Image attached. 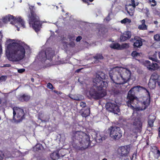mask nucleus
<instances>
[{"instance_id":"obj_37","label":"nucleus","mask_w":160,"mask_h":160,"mask_svg":"<svg viewBox=\"0 0 160 160\" xmlns=\"http://www.w3.org/2000/svg\"><path fill=\"white\" fill-rule=\"evenodd\" d=\"M139 54V53L136 51H133L131 54L132 56L133 57H135Z\"/></svg>"},{"instance_id":"obj_41","label":"nucleus","mask_w":160,"mask_h":160,"mask_svg":"<svg viewBox=\"0 0 160 160\" xmlns=\"http://www.w3.org/2000/svg\"><path fill=\"white\" fill-rule=\"evenodd\" d=\"M137 152H134V153L133 154V155H132V159H133V158H135V159L137 157Z\"/></svg>"},{"instance_id":"obj_29","label":"nucleus","mask_w":160,"mask_h":160,"mask_svg":"<svg viewBox=\"0 0 160 160\" xmlns=\"http://www.w3.org/2000/svg\"><path fill=\"white\" fill-rule=\"evenodd\" d=\"M129 47V44L127 43H124L121 45V49L128 48Z\"/></svg>"},{"instance_id":"obj_43","label":"nucleus","mask_w":160,"mask_h":160,"mask_svg":"<svg viewBox=\"0 0 160 160\" xmlns=\"http://www.w3.org/2000/svg\"><path fill=\"white\" fill-rule=\"evenodd\" d=\"M11 66V65L10 64H4L3 66H1V67H10Z\"/></svg>"},{"instance_id":"obj_13","label":"nucleus","mask_w":160,"mask_h":160,"mask_svg":"<svg viewBox=\"0 0 160 160\" xmlns=\"http://www.w3.org/2000/svg\"><path fill=\"white\" fill-rule=\"evenodd\" d=\"M141 90H146L147 92L148 91L146 88L143 87L137 86L132 88L128 91V94L135 95L137 93L140 92Z\"/></svg>"},{"instance_id":"obj_56","label":"nucleus","mask_w":160,"mask_h":160,"mask_svg":"<svg viewBox=\"0 0 160 160\" xmlns=\"http://www.w3.org/2000/svg\"><path fill=\"white\" fill-rule=\"evenodd\" d=\"M83 2L86 3L87 2V0H81Z\"/></svg>"},{"instance_id":"obj_17","label":"nucleus","mask_w":160,"mask_h":160,"mask_svg":"<svg viewBox=\"0 0 160 160\" xmlns=\"http://www.w3.org/2000/svg\"><path fill=\"white\" fill-rule=\"evenodd\" d=\"M131 36V32L127 31L123 32L120 37V40L121 41L124 42L130 39Z\"/></svg>"},{"instance_id":"obj_39","label":"nucleus","mask_w":160,"mask_h":160,"mask_svg":"<svg viewBox=\"0 0 160 160\" xmlns=\"http://www.w3.org/2000/svg\"><path fill=\"white\" fill-rule=\"evenodd\" d=\"M25 71V69L24 68L19 69L18 70V72L19 73H22Z\"/></svg>"},{"instance_id":"obj_51","label":"nucleus","mask_w":160,"mask_h":160,"mask_svg":"<svg viewBox=\"0 0 160 160\" xmlns=\"http://www.w3.org/2000/svg\"><path fill=\"white\" fill-rule=\"evenodd\" d=\"M127 12L131 16H132L133 15V12H129L128 11H127Z\"/></svg>"},{"instance_id":"obj_45","label":"nucleus","mask_w":160,"mask_h":160,"mask_svg":"<svg viewBox=\"0 0 160 160\" xmlns=\"http://www.w3.org/2000/svg\"><path fill=\"white\" fill-rule=\"evenodd\" d=\"M157 52H156L155 53L153 54V55L151 57L155 58H157Z\"/></svg>"},{"instance_id":"obj_24","label":"nucleus","mask_w":160,"mask_h":160,"mask_svg":"<svg viewBox=\"0 0 160 160\" xmlns=\"http://www.w3.org/2000/svg\"><path fill=\"white\" fill-rule=\"evenodd\" d=\"M110 47L112 48L117 49H121V46L118 43H114L110 45Z\"/></svg>"},{"instance_id":"obj_14","label":"nucleus","mask_w":160,"mask_h":160,"mask_svg":"<svg viewBox=\"0 0 160 160\" xmlns=\"http://www.w3.org/2000/svg\"><path fill=\"white\" fill-rule=\"evenodd\" d=\"M133 125L138 132H140L142 130V123L140 118H136L133 122Z\"/></svg>"},{"instance_id":"obj_64","label":"nucleus","mask_w":160,"mask_h":160,"mask_svg":"<svg viewBox=\"0 0 160 160\" xmlns=\"http://www.w3.org/2000/svg\"><path fill=\"white\" fill-rule=\"evenodd\" d=\"M159 47H160V42H159Z\"/></svg>"},{"instance_id":"obj_44","label":"nucleus","mask_w":160,"mask_h":160,"mask_svg":"<svg viewBox=\"0 0 160 160\" xmlns=\"http://www.w3.org/2000/svg\"><path fill=\"white\" fill-rule=\"evenodd\" d=\"M53 92L55 93H56L58 95L59 94H62V92H59L57 90H54Z\"/></svg>"},{"instance_id":"obj_22","label":"nucleus","mask_w":160,"mask_h":160,"mask_svg":"<svg viewBox=\"0 0 160 160\" xmlns=\"http://www.w3.org/2000/svg\"><path fill=\"white\" fill-rule=\"evenodd\" d=\"M90 112V108L88 107L82 113L81 115L83 117L86 118L89 115Z\"/></svg>"},{"instance_id":"obj_52","label":"nucleus","mask_w":160,"mask_h":160,"mask_svg":"<svg viewBox=\"0 0 160 160\" xmlns=\"http://www.w3.org/2000/svg\"><path fill=\"white\" fill-rule=\"evenodd\" d=\"M3 37V35L1 32L0 31V39H1Z\"/></svg>"},{"instance_id":"obj_62","label":"nucleus","mask_w":160,"mask_h":160,"mask_svg":"<svg viewBox=\"0 0 160 160\" xmlns=\"http://www.w3.org/2000/svg\"><path fill=\"white\" fill-rule=\"evenodd\" d=\"M61 155H62L61 156L63 157V156H64L65 154H62Z\"/></svg>"},{"instance_id":"obj_38","label":"nucleus","mask_w":160,"mask_h":160,"mask_svg":"<svg viewBox=\"0 0 160 160\" xmlns=\"http://www.w3.org/2000/svg\"><path fill=\"white\" fill-rule=\"evenodd\" d=\"M131 2L132 3V6L133 8H135L136 6L138 5V4L136 5L135 3V1L134 0H131Z\"/></svg>"},{"instance_id":"obj_6","label":"nucleus","mask_w":160,"mask_h":160,"mask_svg":"<svg viewBox=\"0 0 160 160\" xmlns=\"http://www.w3.org/2000/svg\"><path fill=\"white\" fill-rule=\"evenodd\" d=\"M12 110L13 120L15 122H20L25 118V113L22 108L14 107L12 108Z\"/></svg>"},{"instance_id":"obj_25","label":"nucleus","mask_w":160,"mask_h":160,"mask_svg":"<svg viewBox=\"0 0 160 160\" xmlns=\"http://www.w3.org/2000/svg\"><path fill=\"white\" fill-rule=\"evenodd\" d=\"M155 118L153 119H149L148 121V127L152 128L153 126V123L155 121Z\"/></svg>"},{"instance_id":"obj_35","label":"nucleus","mask_w":160,"mask_h":160,"mask_svg":"<svg viewBox=\"0 0 160 160\" xmlns=\"http://www.w3.org/2000/svg\"><path fill=\"white\" fill-rule=\"evenodd\" d=\"M149 59L152 60L153 61H155L157 62H159V61L158 60V58H155L152 57H149Z\"/></svg>"},{"instance_id":"obj_48","label":"nucleus","mask_w":160,"mask_h":160,"mask_svg":"<svg viewBox=\"0 0 160 160\" xmlns=\"http://www.w3.org/2000/svg\"><path fill=\"white\" fill-rule=\"evenodd\" d=\"M7 102L6 101H5V102H3V103H2L3 106H4L5 107H7Z\"/></svg>"},{"instance_id":"obj_5","label":"nucleus","mask_w":160,"mask_h":160,"mask_svg":"<svg viewBox=\"0 0 160 160\" xmlns=\"http://www.w3.org/2000/svg\"><path fill=\"white\" fill-rule=\"evenodd\" d=\"M29 9L30 12L28 17L29 24L30 25L32 26L33 28L36 32H38L41 29L42 23L39 17L34 12V6H30L29 7Z\"/></svg>"},{"instance_id":"obj_1","label":"nucleus","mask_w":160,"mask_h":160,"mask_svg":"<svg viewBox=\"0 0 160 160\" xmlns=\"http://www.w3.org/2000/svg\"><path fill=\"white\" fill-rule=\"evenodd\" d=\"M104 78V73L96 74L95 77L93 79V86L87 92L88 98L98 100L107 95L106 89L108 84L102 80Z\"/></svg>"},{"instance_id":"obj_9","label":"nucleus","mask_w":160,"mask_h":160,"mask_svg":"<svg viewBox=\"0 0 160 160\" xmlns=\"http://www.w3.org/2000/svg\"><path fill=\"white\" fill-rule=\"evenodd\" d=\"M54 55V51L52 50V48H47L44 52L40 53L39 54V57L42 60L48 59L51 61Z\"/></svg>"},{"instance_id":"obj_16","label":"nucleus","mask_w":160,"mask_h":160,"mask_svg":"<svg viewBox=\"0 0 160 160\" xmlns=\"http://www.w3.org/2000/svg\"><path fill=\"white\" fill-rule=\"evenodd\" d=\"M119 150L120 151V154L121 156L126 157L128 156L129 153V150L127 146H122L119 148Z\"/></svg>"},{"instance_id":"obj_47","label":"nucleus","mask_w":160,"mask_h":160,"mask_svg":"<svg viewBox=\"0 0 160 160\" xmlns=\"http://www.w3.org/2000/svg\"><path fill=\"white\" fill-rule=\"evenodd\" d=\"M2 152L0 151V160H2L3 159V157L2 156Z\"/></svg>"},{"instance_id":"obj_21","label":"nucleus","mask_w":160,"mask_h":160,"mask_svg":"<svg viewBox=\"0 0 160 160\" xmlns=\"http://www.w3.org/2000/svg\"><path fill=\"white\" fill-rule=\"evenodd\" d=\"M51 157L52 159L53 160H58L60 157L58 152H54L51 155Z\"/></svg>"},{"instance_id":"obj_31","label":"nucleus","mask_w":160,"mask_h":160,"mask_svg":"<svg viewBox=\"0 0 160 160\" xmlns=\"http://www.w3.org/2000/svg\"><path fill=\"white\" fill-rule=\"evenodd\" d=\"M151 2H152L153 3L151 4V6L152 7H154L157 4V2L155 1V0H152L151 1L149 0L148 1V2L149 3H150Z\"/></svg>"},{"instance_id":"obj_23","label":"nucleus","mask_w":160,"mask_h":160,"mask_svg":"<svg viewBox=\"0 0 160 160\" xmlns=\"http://www.w3.org/2000/svg\"><path fill=\"white\" fill-rule=\"evenodd\" d=\"M160 78V76H159L157 73H154L151 75L150 79L155 81L157 82Z\"/></svg>"},{"instance_id":"obj_63","label":"nucleus","mask_w":160,"mask_h":160,"mask_svg":"<svg viewBox=\"0 0 160 160\" xmlns=\"http://www.w3.org/2000/svg\"><path fill=\"white\" fill-rule=\"evenodd\" d=\"M37 148H38V150H40V149H41L40 147H39H39L38 148L37 147Z\"/></svg>"},{"instance_id":"obj_30","label":"nucleus","mask_w":160,"mask_h":160,"mask_svg":"<svg viewBox=\"0 0 160 160\" xmlns=\"http://www.w3.org/2000/svg\"><path fill=\"white\" fill-rule=\"evenodd\" d=\"M154 39L155 41H160V34L155 35L154 36Z\"/></svg>"},{"instance_id":"obj_60","label":"nucleus","mask_w":160,"mask_h":160,"mask_svg":"<svg viewBox=\"0 0 160 160\" xmlns=\"http://www.w3.org/2000/svg\"><path fill=\"white\" fill-rule=\"evenodd\" d=\"M90 2H92L94 0H88Z\"/></svg>"},{"instance_id":"obj_34","label":"nucleus","mask_w":160,"mask_h":160,"mask_svg":"<svg viewBox=\"0 0 160 160\" xmlns=\"http://www.w3.org/2000/svg\"><path fill=\"white\" fill-rule=\"evenodd\" d=\"M7 78L6 76L2 75L0 77V81H5Z\"/></svg>"},{"instance_id":"obj_8","label":"nucleus","mask_w":160,"mask_h":160,"mask_svg":"<svg viewBox=\"0 0 160 160\" xmlns=\"http://www.w3.org/2000/svg\"><path fill=\"white\" fill-rule=\"evenodd\" d=\"M108 130L110 132V136L115 140H118L122 136V131L119 127L111 126Z\"/></svg>"},{"instance_id":"obj_49","label":"nucleus","mask_w":160,"mask_h":160,"mask_svg":"<svg viewBox=\"0 0 160 160\" xmlns=\"http://www.w3.org/2000/svg\"><path fill=\"white\" fill-rule=\"evenodd\" d=\"M157 154L158 155V157L160 156V151L158 149L157 150Z\"/></svg>"},{"instance_id":"obj_12","label":"nucleus","mask_w":160,"mask_h":160,"mask_svg":"<svg viewBox=\"0 0 160 160\" xmlns=\"http://www.w3.org/2000/svg\"><path fill=\"white\" fill-rule=\"evenodd\" d=\"M142 40L141 38L135 36L133 38H131L130 41L133 43V46L134 48H140L142 45Z\"/></svg>"},{"instance_id":"obj_46","label":"nucleus","mask_w":160,"mask_h":160,"mask_svg":"<svg viewBox=\"0 0 160 160\" xmlns=\"http://www.w3.org/2000/svg\"><path fill=\"white\" fill-rule=\"evenodd\" d=\"M69 97L70 98H72V99H74V100H77V101H80V100L79 98H77V99H76V98H73L72 96H71V95H70L69 96Z\"/></svg>"},{"instance_id":"obj_15","label":"nucleus","mask_w":160,"mask_h":160,"mask_svg":"<svg viewBox=\"0 0 160 160\" xmlns=\"http://www.w3.org/2000/svg\"><path fill=\"white\" fill-rule=\"evenodd\" d=\"M144 64L148 69L150 71H154L158 69V65L157 63H151L148 60L145 61L144 62Z\"/></svg>"},{"instance_id":"obj_10","label":"nucleus","mask_w":160,"mask_h":160,"mask_svg":"<svg viewBox=\"0 0 160 160\" xmlns=\"http://www.w3.org/2000/svg\"><path fill=\"white\" fill-rule=\"evenodd\" d=\"M72 136L81 142L83 141L84 137H85L86 141L88 143V145L90 144V140L89 137L85 133L81 131H75L74 130L72 131Z\"/></svg>"},{"instance_id":"obj_11","label":"nucleus","mask_w":160,"mask_h":160,"mask_svg":"<svg viewBox=\"0 0 160 160\" xmlns=\"http://www.w3.org/2000/svg\"><path fill=\"white\" fill-rule=\"evenodd\" d=\"M107 109L111 112L118 114L119 112V108L118 105L114 103L107 102L105 105Z\"/></svg>"},{"instance_id":"obj_33","label":"nucleus","mask_w":160,"mask_h":160,"mask_svg":"<svg viewBox=\"0 0 160 160\" xmlns=\"http://www.w3.org/2000/svg\"><path fill=\"white\" fill-rule=\"evenodd\" d=\"M68 38L69 39L70 41H72L75 40V37L73 35H70L68 36Z\"/></svg>"},{"instance_id":"obj_53","label":"nucleus","mask_w":160,"mask_h":160,"mask_svg":"<svg viewBox=\"0 0 160 160\" xmlns=\"http://www.w3.org/2000/svg\"><path fill=\"white\" fill-rule=\"evenodd\" d=\"M2 52V48L1 45L0 44V54Z\"/></svg>"},{"instance_id":"obj_55","label":"nucleus","mask_w":160,"mask_h":160,"mask_svg":"<svg viewBox=\"0 0 160 160\" xmlns=\"http://www.w3.org/2000/svg\"><path fill=\"white\" fill-rule=\"evenodd\" d=\"M82 69H78L76 70V72H80Z\"/></svg>"},{"instance_id":"obj_36","label":"nucleus","mask_w":160,"mask_h":160,"mask_svg":"<svg viewBox=\"0 0 160 160\" xmlns=\"http://www.w3.org/2000/svg\"><path fill=\"white\" fill-rule=\"evenodd\" d=\"M80 106L82 108H84L86 106V103L84 102H81L80 103Z\"/></svg>"},{"instance_id":"obj_28","label":"nucleus","mask_w":160,"mask_h":160,"mask_svg":"<svg viewBox=\"0 0 160 160\" xmlns=\"http://www.w3.org/2000/svg\"><path fill=\"white\" fill-rule=\"evenodd\" d=\"M138 28L140 30H146L147 28V26L146 24H141L139 25L138 26Z\"/></svg>"},{"instance_id":"obj_19","label":"nucleus","mask_w":160,"mask_h":160,"mask_svg":"<svg viewBox=\"0 0 160 160\" xmlns=\"http://www.w3.org/2000/svg\"><path fill=\"white\" fill-rule=\"evenodd\" d=\"M157 83V82L150 79L148 84L149 87L151 89H154L156 87Z\"/></svg>"},{"instance_id":"obj_2","label":"nucleus","mask_w":160,"mask_h":160,"mask_svg":"<svg viewBox=\"0 0 160 160\" xmlns=\"http://www.w3.org/2000/svg\"><path fill=\"white\" fill-rule=\"evenodd\" d=\"M30 47L25 45L24 48L20 44L17 42L9 43L6 50V55L8 59L12 62H17L22 59L25 56V50Z\"/></svg>"},{"instance_id":"obj_20","label":"nucleus","mask_w":160,"mask_h":160,"mask_svg":"<svg viewBox=\"0 0 160 160\" xmlns=\"http://www.w3.org/2000/svg\"><path fill=\"white\" fill-rule=\"evenodd\" d=\"M111 94L114 96L118 95L120 94V91L117 88H113L110 91Z\"/></svg>"},{"instance_id":"obj_57","label":"nucleus","mask_w":160,"mask_h":160,"mask_svg":"<svg viewBox=\"0 0 160 160\" xmlns=\"http://www.w3.org/2000/svg\"><path fill=\"white\" fill-rule=\"evenodd\" d=\"M31 80L32 81V82H34V79L33 78H31Z\"/></svg>"},{"instance_id":"obj_42","label":"nucleus","mask_w":160,"mask_h":160,"mask_svg":"<svg viewBox=\"0 0 160 160\" xmlns=\"http://www.w3.org/2000/svg\"><path fill=\"white\" fill-rule=\"evenodd\" d=\"M82 39V37L80 36H79L77 38L76 40L77 42H79Z\"/></svg>"},{"instance_id":"obj_59","label":"nucleus","mask_w":160,"mask_h":160,"mask_svg":"<svg viewBox=\"0 0 160 160\" xmlns=\"http://www.w3.org/2000/svg\"><path fill=\"white\" fill-rule=\"evenodd\" d=\"M158 55L159 58L160 59V52H159L158 53Z\"/></svg>"},{"instance_id":"obj_61","label":"nucleus","mask_w":160,"mask_h":160,"mask_svg":"<svg viewBox=\"0 0 160 160\" xmlns=\"http://www.w3.org/2000/svg\"><path fill=\"white\" fill-rule=\"evenodd\" d=\"M102 160H107V159L106 158H104Z\"/></svg>"},{"instance_id":"obj_7","label":"nucleus","mask_w":160,"mask_h":160,"mask_svg":"<svg viewBox=\"0 0 160 160\" xmlns=\"http://www.w3.org/2000/svg\"><path fill=\"white\" fill-rule=\"evenodd\" d=\"M3 22L5 23H7L9 21H11V23L14 24L17 23L20 24L21 27L23 28H25V22L20 17L16 18L13 16L9 14L4 17L2 18Z\"/></svg>"},{"instance_id":"obj_40","label":"nucleus","mask_w":160,"mask_h":160,"mask_svg":"<svg viewBox=\"0 0 160 160\" xmlns=\"http://www.w3.org/2000/svg\"><path fill=\"white\" fill-rule=\"evenodd\" d=\"M69 45L71 47H73L75 46V43L71 41V42H69Z\"/></svg>"},{"instance_id":"obj_27","label":"nucleus","mask_w":160,"mask_h":160,"mask_svg":"<svg viewBox=\"0 0 160 160\" xmlns=\"http://www.w3.org/2000/svg\"><path fill=\"white\" fill-rule=\"evenodd\" d=\"M131 22V20L127 18H125L121 21V22L122 24H125L127 22L130 23Z\"/></svg>"},{"instance_id":"obj_4","label":"nucleus","mask_w":160,"mask_h":160,"mask_svg":"<svg viewBox=\"0 0 160 160\" xmlns=\"http://www.w3.org/2000/svg\"><path fill=\"white\" fill-rule=\"evenodd\" d=\"M127 104L129 107L134 108L139 107L141 105L142 109H145L149 105L150 102V94L148 91H147V96L143 97L142 100H139L134 95L128 94Z\"/></svg>"},{"instance_id":"obj_54","label":"nucleus","mask_w":160,"mask_h":160,"mask_svg":"<svg viewBox=\"0 0 160 160\" xmlns=\"http://www.w3.org/2000/svg\"><path fill=\"white\" fill-rule=\"evenodd\" d=\"M145 20L144 19L142 20V24H145Z\"/></svg>"},{"instance_id":"obj_58","label":"nucleus","mask_w":160,"mask_h":160,"mask_svg":"<svg viewBox=\"0 0 160 160\" xmlns=\"http://www.w3.org/2000/svg\"><path fill=\"white\" fill-rule=\"evenodd\" d=\"M37 4L39 6H41V4L40 2H38Z\"/></svg>"},{"instance_id":"obj_32","label":"nucleus","mask_w":160,"mask_h":160,"mask_svg":"<svg viewBox=\"0 0 160 160\" xmlns=\"http://www.w3.org/2000/svg\"><path fill=\"white\" fill-rule=\"evenodd\" d=\"M47 87L48 88L52 90H53L54 89V87L52 85L50 82H49L48 83L47 85Z\"/></svg>"},{"instance_id":"obj_26","label":"nucleus","mask_w":160,"mask_h":160,"mask_svg":"<svg viewBox=\"0 0 160 160\" xmlns=\"http://www.w3.org/2000/svg\"><path fill=\"white\" fill-rule=\"evenodd\" d=\"M93 58L96 60H102L103 59V57L102 54L97 53L95 56L93 57Z\"/></svg>"},{"instance_id":"obj_3","label":"nucleus","mask_w":160,"mask_h":160,"mask_svg":"<svg viewBox=\"0 0 160 160\" xmlns=\"http://www.w3.org/2000/svg\"><path fill=\"white\" fill-rule=\"evenodd\" d=\"M109 76L113 83L123 84L129 81L131 72L127 68L117 67L110 71Z\"/></svg>"},{"instance_id":"obj_18","label":"nucleus","mask_w":160,"mask_h":160,"mask_svg":"<svg viewBox=\"0 0 160 160\" xmlns=\"http://www.w3.org/2000/svg\"><path fill=\"white\" fill-rule=\"evenodd\" d=\"M30 98V97L29 96L25 94L20 95L18 98L19 100L22 102H27Z\"/></svg>"},{"instance_id":"obj_50","label":"nucleus","mask_w":160,"mask_h":160,"mask_svg":"<svg viewBox=\"0 0 160 160\" xmlns=\"http://www.w3.org/2000/svg\"><path fill=\"white\" fill-rule=\"evenodd\" d=\"M158 137L160 138V126L158 128Z\"/></svg>"}]
</instances>
